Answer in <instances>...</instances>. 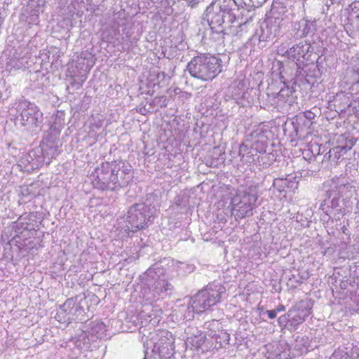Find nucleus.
Returning a JSON list of instances; mask_svg holds the SVG:
<instances>
[{
    "label": "nucleus",
    "instance_id": "nucleus-4",
    "mask_svg": "<svg viewBox=\"0 0 359 359\" xmlns=\"http://www.w3.org/2000/svg\"><path fill=\"white\" fill-rule=\"evenodd\" d=\"M226 14H229V11L222 9L220 4L217 2H212L205 10L204 20L207 21L209 29L205 30V33L206 35H212L214 41L224 39L225 33L223 24Z\"/></svg>",
    "mask_w": 359,
    "mask_h": 359
},
{
    "label": "nucleus",
    "instance_id": "nucleus-34",
    "mask_svg": "<svg viewBox=\"0 0 359 359\" xmlns=\"http://www.w3.org/2000/svg\"><path fill=\"white\" fill-rule=\"evenodd\" d=\"M277 20H278V21H279V19H278H278H276V20H274V22H275V23H276V22H277Z\"/></svg>",
    "mask_w": 359,
    "mask_h": 359
},
{
    "label": "nucleus",
    "instance_id": "nucleus-18",
    "mask_svg": "<svg viewBox=\"0 0 359 359\" xmlns=\"http://www.w3.org/2000/svg\"><path fill=\"white\" fill-rule=\"evenodd\" d=\"M262 34L259 36V40L266 41L271 37H275L279 32V25L278 26L272 25L271 21L268 22L266 25V29L261 27Z\"/></svg>",
    "mask_w": 359,
    "mask_h": 359
},
{
    "label": "nucleus",
    "instance_id": "nucleus-12",
    "mask_svg": "<svg viewBox=\"0 0 359 359\" xmlns=\"http://www.w3.org/2000/svg\"><path fill=\"white\" fill-rule=\"evenodd\" d=\"M298 182L296 176L288 175L285 177L276 178L273 182V187L280 193L286 192L287 190H294L297 189Z\"/></svg>",
    "mask_w": 359,
    "mask_h": 359
},
{
    "label": "nucleus",
    "instance_id": "nucleus-3",
    "mask_svg": "<svg viewBox=\"0 0 359 359\" xmlns=\"http://www.w3.org/2000/svg\"><path fill=\"white\" fill-rule=\"evenodd\" d=\"M225 291V287L220 283H210L192 298L190 308L195 313H203L219 302Z\"/></svg>",
    "mask_w": 359,
    "mask_h": 359
},
{
    "label": "nucleus",
    "instance_id": "nucleus-1",
    "mask_svg": "<svg viewBox=\"0 0 359 359\" xmlns=\"http://www.w3.org/2000/svg\"><path fill=\"white\" fill-rule=\"evenodd\" d=\"M15 126L22 130L37 133L41 129L43 114L34 104L20 100L15 107Z\"/></svg>",
    "mask_w": 359,
    "mask_h": 359
},
{
    "label": "nucleus",
    "instance_id": "nucleus-20",
    "mask_svg": "<svg viewBox=\"0 0 359 359\" xmlns=\"http://www.w3.org/2000/svg\"><path fill=\"white\" fill-rule=\"evenodd\" d=\"M266 130L261 126H257L253 129L247 136L246 141L248 142L267 140L268 138L266 135Z\"/></svg>",
    "mask_w": 359,
    "mask_h": 359
},
{
    "label": "nucleus",
    "instance_id": "nucleus-26",
    "mask_svg": "<svg viewBox=\"0 0 359 359\" xmlns=\"http://www.w3.org/2000/svg\"><path fill=\"white\" fill-rule=\"evenodd\" d=\"M278 323L280 327H285L290 323L292 324V319L287 316V313L285 315L280 316L278 319Z\"/></svg>",
    "mask_w": 359,
    "mask_h": 359
},
{
    "label": "nucleus",
    "instance_id": "nucleus-36",
    "mask_svg": "<svg viewBox=\"0 0 359 359\" xmlns=\"http://www.w3.org/2000/svg\"><path fill=\"white\" fill-rule=\"evenodd\" d=\"M100 327H103V326H104V325L102 323V324H100Z\"/></svg>",
    "mask_w": 359,
    "mask_h": 359
},
{
    "label": "nucleus",
    "instance_id": "nucleus-8",
    "mask_svg": "<svg viewBox=\"0 0 359 359\" xmlns=\"http://www.w3.org/2000/svg\"><path fill=\"white\" fill-rule=\"evenodd\" d=\"M153 216L151 208L144 203L133 205L128 211L126 222L131 231L144 229Z\"/></svg>",
    "mask_w": 359,
    "mask_h": 359
},
{
    "label": "nucleus",
    "instance_id": "nucleus-23",
    "mask_svg": "<svg viewBox=\"0 0 359 359\" xmlns=\"http://www.w3.org/2000/svg\"><path fill=\"white\" fill-rule=\"evenodd\" d=\"M251 144L252 149L255 151L256 153H264L267 147V140H260L256 142H250Z\"/></svg>",
    "mask_w": 359,
    "mask_h": 359
},
{
    "label": "nucleus",
    "instance_id": "nucleus-21",
    "mask_svg": "<svg viewBox=\"0 0 359 359\" xmlns=\"http://www.w3.org/2000/svg\"><path fill=\"white\" fill-rule=\"evenodd\" d=\"M292 92L289 88H283L278 93L276 99V104L281 105L285 103H288L290 105L292 102Z\"/></svg>",
    "mask_w": 359,
    "mask_h": 359
},
{
    "label": "nucleus",
    "instance_id": "nucleus-2",
    "mask_svg": "<svg viewBox=\"0 0 359 359\" xmlns=\"http://www.w3.org/2000/svg\"><path fill=\"white\" fill-rule=\"evenodd\" d=\"M187 70L194 78L204 81H210L222 72L221 60L211 55H200L188 63Z\"/></svg>",
    "mask_w": 359,
    "mask_h": 359
},
{
    "label": "nucleus",
    "instance_id": "nucleus-11",
    "mask_svg": "<svg viewBox=\"0 0 359 359\" xmlns=\"http://www.w3.org/2000/svg\"><path fill=\"white\" fill-rule=\"evenodd\" d=\"M114 165L116 167H118V169L116 168L114 172V177H116L117 181L115 180L114 182V189L118 187L126 186L132 179L131 166L122 161H114Z\"/></svg>",
    "mask_w": 359,
    "mask_h": 359
},
{
    "label": "nucleus",
    "instance_id": "nucleus-22",
    "mask_svg": "<svg viewBox=\"0 0 359 359\" xmlns=\"http://www.w3.org/2000/svg\"><path fill=\"white\" fill-rule=\"evenodd\" d=\"M165 280L158 279L154 284L151 285L150 290L153 292V298L157 297L161 295L163 292L168 290V287L165 286Z\"/></svg>",
    "mask_w": 359,
    "mask_h": 359
},
{
    "label": "nucleus",
    "instance_id": "nucleus-9",
    "mask_svg": "<svg viewBox=\"0 0 359 359\" xmlns=\"http://www.w3.org/2000/svg\"><path fill=\"white\" fill-rule=\"evenodd\" d=\"M324 187L327 189L326 195L330 198L333 194H338V195L343 196L351 193L354 187L348 183H345L344 180L339 177H334L327 180L324 184Z\"/></svg>",
    "mask_w": 359,
    "mask_h": 359
},
{
    "label": "nucleus",
    "instance_id": "nucleus-14",
    "mask_svg": "<svg viewBox=\"0 0 359 359\" xmlns=\"http://www.w3.org/2000/svg\"><path fill=\"white\" fill-rule=\"evenodd\" d=\"M309 43L300 42L287 50L286 55L290 59L300 61V59L304 57L306 54L309 52Z\"/></svg>",
    "mask_w": 359,
    "mask_h": 359
},
{
    "label": "nucleus",
    "instance_id": "nucleus-29",
    "mask_svg": "<svg viewBox=\"0 0 359 359\" xmlns=\"http://www.w3.org/2000/svg\"><path fill=\"white\" fill-rule=\"evenodd\" d=\"M266 314L268 316V317L270 318V319H273L276 317L277 316V313H276V311H275V309L273 310H269V311H266Z\"/></svg>",
    "mask_w": 359,
    "mask_h": 359
},
{
    "label": "nucleus",
    "instance_id": "nucleus-7",
    "mask_svg": "<svg viewBox=\"0 0 359 359\" xmlns=\"http://www.w3.org/2000/svg\"><path fill=\"white\" fill-rule=\"evenodd\" d=\"M118 167H116L114 161L102 163L95 169L91 174V182L93 187L100 190H114V172Z\"/></svg>",
    "mask_w": 359,
    "mask_h": 359
},
{
    "label": "nucleus",
    "instance_id": "nucleus-6",
    "mask_svg": "<svg viewBox=\"0 0 359 359\" xmlns=\"http://www.w3.org/2000/svg\"><path fill=\"white\" fill-rule=\"evenodd\" d=\"M257 198V190L254 187L239 191L231 201L232 213L235 217L241 219L251 215Z\"/></svg>",
    "mask_w": 359,
    "mask_h": 359
},
{
    "label": "nucleus",
    "instance_id": "nucleus-33",
    "mask_svg": "<svg viewBox=\"0 0 359 359\" xmlns=\"http://www.w3.org/2000/svg\"><path fill=\"white\" fill-rule=\"evenodd\" d=\"M152 273V271L149 269L147 272L148 276H150V274Z\"/></svg>",
    "mask_w": 359,
    "mask_h": 359
},
{
    "label": "nucleus",
    "instance_id": "nucleus-24",
    "mask_svg": "<svg viewBox=\"0 0 359 359\" xmlns=\"http://www.w3.org/2000/svg\"><path fill=\"white\" fill-rule=\"evenodd\" d=\"M327 199H325L320 204V209L325 213L327 217V220H329L330 217V214L334 213L333 210L331 209L330 204V198L327 196Z\"/></svg>",
    "mask_w": 359,
    "mask_h": 359
},
{
    "label": "nucleus",
    "instance_id": "nucleus-5",
    "mask_svg": "<svg viewBox=\"0 0 359 359\" xmlns=\"http://www.w3.org/2000/svg\"><path fill=\"white\" fill-rule=\"evenodd\" d=\"M174 339L172 334L165 330L150 333V337L144 341L146 353L151 351L158 354L161 358H168L174 350Z\"/></svg>",
    "mask_w": 359,
    "mask_h": 359
},
{
    "label": "nucleus",
    "instance_id": "nucleus-32",
    "mask_svg": "<svg viewBox=\"0 0 359 359\" xmlns=\"http://www.w3.org/2000/svg\"><path fill=\"white\" fill-rule=\"evenodd\" d=\"M86 78H87L86 76H82L81 82L83 83L86 81Z\"/></svg>",
    "mask_w": 359,
    "mask_h": 359
},
{
    "label": "nucleus",
    "instance_id": "nucleus-28",
    "mask_svg": "<svg viewBox=\"0 0 359 359\" xmlns=\"http://www.w3.org/2000/svg\"><path fill=\"white\" fill-rule=\"evenodd\" d=\"M184 1L187 2V6H190L191 8L195 7L200 2V0H184Z\"/></svg>",
    "mask_w": 359,
    "mask_h": 359
},
{
    "label": "nucleus",
    "instance_id": "nucleus-30",
    "mask_svg": "<svg viewBox=\"0 0 359 359\" xmlns=\"http://www.w3.org/2000/svg\"><path fill=\"white\" fill-rule=\"evenodd\" d=\"M275 311H276V313H278V312H281V311H285V306H283V305H280V306H278L276 309Z\"/></svg>",
    "mask_w": 359,
    "mask_h": 359
},
{
    "label": "nucleus",
    "instance_id": "nucleus-10",
    "mask_svg": "<svg viewBox=\"0 0 359 359\" xmlns=\"http://www.w3.org/2000/svg\"><path fill=\"white\" fill-rule=\"evenodd\" d=\"M311 306L308 302L301 301L287 311V316L292 319V325L302 323L311 313Z\"/></svg>",
    "mask_w": 359,
    "mask_h": 359
},
{
    "label": "nucleus",
    "instance_id": "nucleus-15",
    "mask_svg": "<svg viewBox=\"0 0 359 359\" xmlns=\"http://www.w3.org/2000/svg\"><path fill=\"white\" fill-rule=\"evenodd\" d=\"M77 306L72 299H67L62 306H60L57 313V318L59 321H66L72 319L71 315L73 311H76Z\"/></svg>",
    "mask_w": 359,
    "mask_h": 359
},
{
    "label": "nucleus",
    "instance_id": "nucleus-35",
    "mask_svg": "<svg viewBox=\"0 0 359 359\" xmlns=\"http://www.w3.org/2000/svg\"><path fill=\"white\" fill-rule=\"evenodd\" d=\"M160 99H163L164 102L165 101V97H162Z\"/></svg>",
    "mask_w": 359,
    "mask_h": 359
},
{
    "label": "nucleus",
    "instance_id": "nucleus-19",
    "mask_svg": "<svg viewBox=\"0 0 359 359\" xmlns=\"http://www.w3.org/2000/svg\"><path fill=\"white\" fill-rule=\"evenodd\" d=\"M299 27L302 28V29L298 31L297 36L300 38L306 36L314 32L316 29L315 22L304 19L299 21Z\"/></svg>",
    "mask_w": 359,
    "mask_h": 359
},
{
    "label": "nucleus",
    "instance_id": "nucleus-25",
    "mask_svg": "<svg viewBox=\"0 0 359 359\" xmlns=\"http://www.w3.org/2000/svg\"><path fill=\"white\" fill-rule=\"evenodd\" d=\"M61 126H57V123L53 124L50 127V133L46 137H49L50 140H57L60 133Z\"/></svg>",
    "mask_w": 359,
    "mask_h": 359
},
{
    "label": "nucleus",
    "instance_id": "nucleus-31",
    "mask_svg": "<svg viewBox=\"0 0 359 359\" xmlns=\"http://www.w3.org/2000/svg\"><path fill=\"white\" fill-rule=\"evenodd\" d=\"M165 287H168L169 288L168 290H171L172 285H171V284L168 283V282H165Z\"/></svg>",
    "mask_w": 359,
    "mask_h": 359
},
{
    "label": "nucleus",
    "instance_id": "nucleus-27",
    "mask_svg": "<svg viewBox=\"0 0 359 359\" xmlns=\"http://www.w3.org/2000/svg\"><path fill=\"white\" fill-rule=\"evenodd\" d=\"M303 116L308 121L304 125H309L310 127L313 124L312 121L315 118L316 114L311 111H306L303 113Z\"/></svg>",
    "mask_w": 359,
    "mask_h": 359
},
{
    "label": "nucleus",
    "instance_id": "nucleus-16",
    "mask_svg": "<svg viewBox=\"0 0 359 359\" xmlns=\"http://www.w3.org/2000/svg\"><path fill=\"white\" fill-rule=\"evenodd\" d=\"M341 196L336 194H333L330 198V204L331 209L334 212V217L336 219L339 220L341 217L345 214V209L340 206V198Z\"/></svg>",
    "mask_w": 359,
    "mask_h": 359
},
{
    "label": "nucleus",
    "instance_id": "nucleus-13",
    "mask_svg": "<svg viewBox=\"0 0 359 359\" xmlns=\"http://www.w3.org/2000/svg\"><path fill=\"white\" fill-rule=\"evenodd\" d=\"M40 152L42 153L44 158H47V163L58 154V141L45 137L40 145Z\"/></svg>",
    "mask_w": 359,
    "mask_h": 359
},
{
    "label": "nucleus",
    "instance_id": "nucleus-17",
    "mask_svg": "<svg viewBox=\"0 0 359 359\" xmlns=\"http://www.w3.org/2000/svg\"><path fill=\"white\" fill-rule=\"evenodd\" d=\"M252 151V149H249L245 143H242L239 146L238 156L241 161L250 163L259 158L258 156H256L257 154H254Z\"/></svg>",
    "mask_w": 359,
    "mask_h": 359
}]
</instances>
